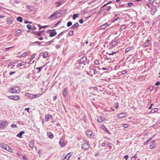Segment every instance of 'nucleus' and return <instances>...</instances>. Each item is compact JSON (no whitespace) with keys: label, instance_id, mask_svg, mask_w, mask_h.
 I'll return each instance as SVG.
<instances>
[{"label":"nucleus","instance_id":"f257e3e1","mask_svg":"<svg viewBox=\"0 0 160 160\" xmlns=\"http://www.w3.org/2000/svg\"><path fill=\"white\" fill-rule=\"evenodd\" d=\"M65 12L66 11L65 10H62L59 12H58V11H57L51 15L49 17V18H52L53 17H55V18H53V19H55L56 18H58L60 17L61 16L62 13H65Z\"/></svg>","mask_w":160,"mask_h":160},{"label":"nucleus","instance_id":"f03ea898","mask_svg":"<svg viewBox=\"0 0 160 160\" xmlns=\"http://www.w3.org/2000/svg\"><path fill=\"white\" fill-rule=\"evenodd\" d=\"M8 122L7 121L2 120L0 121V129L2 130L4 129L8 124Z\"/></svg>","mask_w":160,"mask_h":160},{"label":"nucleus","instance_id":"7ed1b4c3","mask_svg":"<svg viewBox=\"0 0 160 160\" xmlns=\"http://www.w3.org/2000/svg\"><path fill=\"white\" fill-rule=\"evenodd\" d=\"M19 88L18 87H15L9 88L8 89V92L12 93H17L19 92Z\"/></svg>","mask_w":160,"mask_h":160},{"label":"nucleus","instance_id":"20e7f679","mask_svg":"<svg viewBox=\"0 0 160 160\" xmlns=\"http://www.w3.org/2000/svg\"><path fill=\"white\" fill-rule=\"evenodd\" d=\"M47 33L49 34V36L50 37H54L55 36L57 33L55 29L48 30L47 31Z\"/></svg>","mask_w":160,"mask_h":160},{"label":"nucleus","instance_id":"39448f33","mask_svg":"<svg viewBox=\"0 0 160 160\" xmlns=\"http://www.w3.org/2000/svg\"><path fill=\"white\" fill-rule=\"evenodd\" d=\"M90 147V145L88 142L84 143L82 145V148L84 150H88Z\"/></svg>","mask_w":160,"mask_h":160},{"label":"nucleus","instance_id":"423d86ee","mask_svg":"<svg viewBox=\"0 0 160 160\" xmlns=\"http://www.w3.org/2000/svg\"><path fill=\"white\" fill-rule=\"evenodd\" d=\"M87 60V58L85 56L82 57V58L80 59L79 61V64H83L84 65H85L84 62L86 61Z\"/></svg>","mask_w":160,"mask_h":160},{"label":"nucleus","instance_id":"0eeeda50","mask_svg":"<svg viewBox=\"0 0 160 160\" xmlns=\"http://www.w3.org/2000/svg\"><path fill=\"white\" fill-rule=\"evenodd\" d=\"M9 99L14 100H17L20 99V97L19 96H11L8 97Z\"/></svg>","mask_w":160,"mask_h":160},{"label":"nucleus","instance_id":"6e6552de","mask_svg":"<svg viewBox=\"0 0 160 160\" xmlns=\"http://www.w3.org/2000/svg\"><path fill=\"white\" fill-rule=\"evenodd\" d=\"M64 139L63 138H61L59 142V144L62 147H64L66 145V143L64 142Z\"/></svg>","mask_w":160,"mask_h":160},{"label":"nucleus","instance_id":"1a4fd4ad","mask_svg":"<svg viewBox=\"0 0 160 160\" xmlns=\"http://www.w3.org/2000/svg\"><path fill=\"white\" fill-rule=\"evenodd\" d=\"M52 116L51 115L46 114L45 116V120L46 122H48L49 119H52Z\"/></svg>","mask_w":160,"mask_h":160},{"label":"nucleus","instance_id":"9d476101","mask_svg":"<svg viewBox=\"0 0 160 160\" xmlns=\"http://www.w3.org/2000/svg\"><path fill=\"white\" fill-rule=\"evenodd\" d=\"M149 42L150 40L149 39H147L146 41V42L144 43L143 45V47L145 48L148 47L150 44Z\"/></svg>","mask_w":160,"mask_h":160},{"label":"nucleus","instance_id":"9b49d317","mask_svg":"<svg viewBox=\"0 0 160 160\" xmlns=\"http://www.w3.org/2000/svg\"><path fill=\"white\" fill-rule=\"evenodd\" d=\"M108 26V23L106 22L104 24L101 25L99 27L100 30H102L105 28L107 27Z\"/></svg>","mask_w":160,"mask_h":160},{"label":"nucleus","instance_id":"f8f14e48","mask_svg":"<svg viewBox=\"0 0 160 160\" xmlns=\"http://www.w3.org/2000/svg\"><path fill=\"white\" fill-rule=\"evenodd\" d=\"M155 140H152L150 142V145L149 146V148L151 149H153L155 148Z\"/></svg>","mask_w":160,"mask_h":160},{"label":"nucleus","instance_id":"ddd939ff","mask_svg":"<svg viewBox=\"0 0 160 160\" xmlns=\"http://www.w3.org/2000/svg\"><path fill=\"white\" fill-rule=\"evenodd\" d=\"M151 13L152 15H154L155 12L157 11V8L156 7H154L151 8Z\"/></svg>","mask_w":160,"mask_h":160},{"label":"nucleus","instance_id":"4468645a","mask_svg":"<svg viewBox=\"0 0 160 160\" xmlns=\"http://www.w3.org/2000/svg\"><path fill=\"white\" fill-rule=\"evenodd\" d=\"M97 120L98 122L101 123L105 120V118L103 117L99 116L98 117Z\"/></svg>","mask_w":160,"mask_h":160},{"label":"nucleus","instance_id":"2eb2a0df","mask_svg":"<svg viewBox=\"0 0 160 160\" xmlns=\"http://www.w3.org/2000/svg\"><path fill=\"white\" fill-rule=\"evenodd\" d=\"M26 7L27 9L31 11H34L35 9V8L34 6L27 5Z\"/></svg>","mask_w":160,"mask_h":160},{"label":"nucleus","instance_id":"dca6fc26","mask_svg":"<svg viewBox=\"0 0 160 160\" xmlns=\"http://www.w3.org/2000/svg\"><path fill=\"white\" fill-rule=\"evenodd\" d=\"M102 128L109 135H111V134L109 132V131L106 128L105 126L103 125L102 126Z\"/></svg>","mask_w":160,"mask_h":160},{"label":"nucleus","instance_id":"f3484780","mask_svg":"<svg viewBox=\"0 0 160 160\" xmlns=\"http://www.w3.org/2000/svg\"><path fill=\"white\" fill-rule=\"evenodd\" d=\"M92 133L90 130H88L86 132V134L89 138H91L92 135Z\"/></svg>","mask_w":160,"mask_h":160},{"label":"nucleus","instance_id":"a211bd4d","mask_svg":"<svg viewBox=\"0 0 160 160\" xmlns=\"http://www.w3.org/2000/svg\"><path fill=\"white\" fill-rule=\"evenodd\" d=\"M68 91L66 88H64V91L63 92V95L64 97H66L68 95Z\"/></svg>","mask_w":160,"mask_h":160},{"label":"nucleus","instance_id":"6ab92c4d","mask_svg":"<svg viewBox=\"0 0 160 160\" xmlns=\"http://www.w3.org/2000/svg\"><path fill=\"white\" fill-rule=\"evenodd\" d=\"M126 116V114L124 113H121L118 115V117L121 118L125 117Z\"/></svg>","mask_w":160,"mask_h":160},{"label":"nucleus","instance_id":"aec40b11","mask_svg":"<svg viewBox=\"0 0 160 160\" xmlns=\"http://www.w3.org/2000/svg\"><path fill=\"white\" fill-rule=\"evenodd\" d=\"M30 53V51H28V52H24L23 54L20 55V56L21 57H23L26 56V55H29Z\"/></svg>","mask_w":160,"mask_h":160},{"label":"nucleus","instance_id":"412c9836","mask_svg":"<svg viewBox=\"0 0 160 160\" xmlns=\"http://www.w3.org/2000/svg\"><path fill=\"white\" fill-rule=\"evenodd\" d=\"M34 141L33 140H31L29 143V146L32 148H33L34 147Z\"/></svg>","mask_w":160,"mask_h":160},{"label":"nucleus","instance_id":"4be33fe9","mask_svg":"<svg viewBox=\"0 0 160 160\" xmlns=\"http://www.w3.org/2000/svg\"><path fill=\"white\" fill-rule=\"evenodd\" d=\"M25 132L24 131H21L17 135V137L21 138L22 137V135Z\"/></svg>","mask_w":160,"mask_h":160},{"label":"nucleus","instance_id":"5701e85b","mask_svg":"<svg viewBox=\"0 0 160 160\" xmlns=\"http://www.w3.org/2000/svg\"><path fill=\"white\" fill-rule=\"evenodd\" d=\"M7 146L8 145H7L3 143L0 144V146L3 149H4L5 150L7 149Z\"/></svg>","mask_w":160,"mask_h":160},{"label":"nucleus","instance_id":"b1692460","mask_svg":"<svg viewBox=\"0 0 160 160\" xmlns=\"http://www.w3.org/2000/svg\"><path fill=\"white\" fill-rule=\"evenodd\" d=\"M79 26L78 23V22H76L74 25L72 26L71 27V28H75Z\"/></svg>","mask_w":160,"mask_h":160},{"label":"nucleus","instance_id":"393cba45","mask_svg":"<svg viewBox=\"0 0 160 160\" xmlns=\"http://www.w3.org/2000/svg\"><path fill=\"white\" fill-rule=\"evenodd\" d=\"M62 1H58L55 2V4L56 5V7H58L61 5Z\"/></svg>","mask_w":160,"mask_h":160},{"label":"nucleus","instance_id":"a878e982","mask_svg":"<svg viewBox=\"0 0 160 160\" xmlns=\"http://www.w3.org/2000/svg\"><path fill=\"white\" fill-rule=\"evenodd\" d=\"M25 96L30 98H33V95L27 93L26 94Z\"/></svg>","mask_w":160,"mask_h":160},{"label":"nucleus","instance_id":"bb28decb","mask_svg":"<svg viewBox=\"0 0 160 160\" xmlns=\"http://www.w3.org/2000/svg\"><path fill=\"white\" fill-rule=\"evenodd\" d=\"M48 54V53L47 52H44L42 54V57L44 58H46L47 57Z\"/></svg>","mask_w":160,"mask_h":160},{"label":"nucleus","instance_id":"cd10ccee","mask_svg":"<svg viewBox=\"0 0 160 160\" xmlns=\"http://www.w3.org/2000/svg\"><path fill=\"white\" fill-rule=\"evenodd\" d=\"M26 63V62H25L20 63L19 64H18V65H17V67H21V66H22L23 65L25 64Z\"/></svg>","mask_w":160,"mask_h":160},{"label":"nucleus","instance_id":"c85d7f7f","mask_svg":"<svg viewBox=\"0 0 160 160\" xmlns=\"http://www.w3.org/2000/svg\"><path fill=\"white\" fill-rule=\"evenodd\" d=\"M17 20L19 22H22V17H19L17 18Z\"/></svg>","mask_w":160,"mask_h":160},{"label":"nucleus","instance_id":"c756f323","mask_svg":"<svg viewBox=\"0 0 160 160\" xmlns=\"http://www.w3.org/2000/svg\"><path fill=\"white\" fill-rule=\"evenodd\" d=\"M158 111V109L157 108H154L152 109L151 111V113H154Z\"/></svg>","mask_w":160,"mask_h":160},{"label":"nucleus","instance_id":"7c9ffc66","mask_svg":"<svg viewBox=\"0 0 160 160\" xmlns=\"http://www.w3.org/2000/svg\"><path fill=\"white\" fill-rule=\"evenodd\" d=\"M152 139V138H150L148 140H147L145 142H144V145H147L148 143V142L150 141Z\"/></svg>","mask_w":160,"mask_h":160},{"label":"nucleus","instance_id":"2f4dec72","mask_svg":"<svg viewBox=\"0 0 160 160\" xmlns=\"http://www.w3.org/2000/svg\"><path fill=\"white\" fill-rule=\"evenodd\" d=\"M48 136L49 138L50 139H52L53 138V134L51 133H49L48 134Z\"/></svg>","mask_w":160,"mask_h":160},{"label":"nucleus","instance_id":"473e14b6","mask_svg":"<svg viewBox=\"0 0 160 160\" xmlns=\"http://www.w3.org/2000/svg\"><path fill=\"white\" fill-rule=\"evenodd\" d=\"M132 48V47H128L125 50V52L127 53L130 51Z\"/></svg>","mask_w":160,"mask_h":160},{"label":"nucleus","instance_id":"72a5a7b5","mask_svg":"<svg viewBox=\"0 0 160 160\" xmlns=\"http://www.w3.org/2000/svg\"><path fill=\"white\" fill-rule=\"evenodd\" d=\"M74 33V31H69V33H68V35L69 36H72L73 35Z\"/></svg>","mask_w":160,"mask_h":160},{"label":"nucleus","instance_id":"f704fd0d","mask_svg":"<svg viewBox=\"0 0 160 160\" xmlns=\"http://www.w3.org/2000/svg\"><path fill=\"white\" fill-rule=\"evenodd\" d=\"M7 149L6 150L10 152H13V151L8 146H7Z\"/></svg>","mask_w":160,"mask_h":160},{"label":"nucleus","instance_id":"c9c22d12","mask_svg":"<svg viewBox=\"0 0 160 160\" xmlns=\"http://www.w3.org/2000/svg\"><path fill=\"white\" fill-rule=\"evenodd\" d=\"M78 14H74L73 15L72 18L73 20H75L76 18H78Z\"/></svg>","mask_w":160,"mask_h":160},{"label":"nucleus","instance_id":"e433bc0d","mask_svg":"<svg viewBox=\"0 0 160 160\" xmlns=\"http://www.w3.org/2000/svg\"><path fill=\"white\" fill-rule=\"evenodd\" d=\"M72 154H70V153H68L66 156L67 158V160H69L70 157H71Z\"/></svg>","mask_w":160,"mask_h":160},{"label":"nucleus","instance_id":"4c0bfd02","mask_svg":"<svg viewBox=\"0 0 160 160\" xmlns=\"http://www.w3.org/2000/svg\"><path fill=\"white\" fill-rule=\"evenodd\" d=\"M125 6V4H122L120 5H116V7L117 8H121L122 7H124Z\"/></svg>","mask_w":160,"mask_h":160},{"label":"nucleus","instance_id":"58836bf2","mask_svg":"<svg viewBox=\"0 0 160 160\" xmlns=\"http://www.w3.org/2000/svg\"><path fill=\"white\" fill-rule=\"evenodd\" d=\"M40 95L41 94H40L33 95V98L38 97H39L40 96Z\"/></svg>","mask_w":160,"mask_h":160},{"label":"nucleus","instance_id":"ea45409f","mask_svg":"<svg viewBox=\"0 0 160 160\" xmlns=\"http://www.w3.org/2000/svg\"><path fill=\"white\" fill-rule=\"evenodd\" d=\"M112 58V57H108L106 55L105 56V57H104V58L105 59L108 60H109L110 59H111Z\"/></svg>","mask_w":160,"mask_h":160},{"label":"nucleus","instance_id":"a19ab883","mask_svg":"<svg viewBox=\"0 0 160 160\" xmlns=\"http://www.w3.org/2000/svg\"><path fill=\"white\" fill-rule=\"evenodd\" d=\"M127 72L126 70H123L120 72V73L123 75H124L125 74L127 73Z\"/></svg>","mask_w":160,"mask_h":160},{"label":"nucleus","instance_id":"79ce46f5","mask_svg":"<svg viewBox=\"0 0 160 160\" xmlns=\"http://www.w3.org/2000/svg\"><path fill=\"white\" fill-rule=\"evenodd\" d=\"M21 32V30L19 29H17L16 31H15V34L17 35L18 34L20 33Z\"/></svg>","mask_w":160,"mask_h":160},{"label":"nucleus","instance_id":"37998d69","mask_svg":"<svg viewBox=\"0 0 160 160\" xmlns=\"http://www.w3.org/2000/svg\"><path fill=\"white\" fill-rule=\"evenodd\" d=\"M72 24V22L71 21H69L67 23V26L68 27H69L70 26H71Z\"/></svg>","mask_w":160,"mask_h":160},{"label":"nucleus","instance_id":"c03bdc74","mask_svg":"<svg viewBox=\"0 0 160 160\" xmlns=\"http://www.w3.org/2000/svg\"><path fill=\"white\" fill-rule=\"evenodd\" d=\"M94 63L95 65H98L99 63V61L97 59L95 60L94 61Z\"/></svg>","mask_w":160,"mask_h":160},{"label":"nucleus","instance_id":"a18cd8bd","mask_svg":"<svg viewBox=\"0 0 160 160\" xmlns=\"http://www.w3.org/2000/svg\"><path fill=\"white\" fill-rule=\"evenodd\" d=\"M54 42V40L53 39H52V40H51L50 41H48V42H47V43L48 45H50V44H52V43L53 42Z\"/></svg>","mask_w":160,"mask_h":160},{"label":"nucleus","instance_id":"49530a36","mask_svg":"<svg viewBox=\"0 0 160 160\" xmlns=\"http://www.w3.org/2000/svg\"><path fill=\"white\" fill-rule=\"evenodd\" d=\"M133 3L132 2H129L128 4V7H130L131 6H133Z\"/></svg>","mask_w":160,"mask_h":160},{"label":"nucleus","instance_id":"de8ad7c7","mask_svg":"<svg viewBox=\"0 0 160 160\" xmlns=\"http://www.w3.org/2000/svg\"><path fill=\"white\" fill-rule=\"evenodd\" d=\"M126 28V25H123L121 26V29L122 30H123L124 29H125Z\"/></svg>","mask_w":160,"mask_h":160},{"label":"nucleus","instance_id":"09e8293b","mask_svg":"<svg viewBox=\"0 0 160 160\" xmlns=\"http://www.w3.org/2000/svg\"><path fill=\"white\" fill-rule=\"evenodd\" d=\"M32 44H38L39 46L40 45V44H41V43H40L39 42H38V41H35L34 42H33L32 43Z\"/></svg>","mask_w":160,"mask_h":160},{"label":"nucleus","instance_id":"8fccbe9b","mask_svg":"<svg viewBox=\"0 0 160 160\" xmlns=\"http://www.w3.org/2000/svg\"><path fill=\"white\" fill-rule=\"evenodd\" d=\"M17 123L19 125L23 124V122L21 121H18L17 122Z\"/></svg>","mask_w":160,"mask_h":160},{"label":"nucleus","instance_id":"3c124183","mask_svg":"<svg viewBox=\"0 0 160 160\" xmlns=\"http://www.w3.org/2000/svg\"><path fill=\"white\" fill-rule=\"evenodd\" d=\"M35 57V54H34L32 55L30 57V60L31 61L32 59H33Z\"/></svg>","mask_w":160,"mask_h":160},{"label":"nucleus","instance_id":"603ef678","mask_svg":"<svg viewBox=\"0 0 160 160\" xmlns=\"http://www.w3.org/2000/svg\"><path fill=\"white\" fill-rule=\"evenodd\" d=\"M27 28L29 30H30L32 29V26L30 24H28L27 25Z\"/></svg>","mask_w":160,"mask_h":160},{"label":"nucleus","instance_id":"864d4df0","mask_svg":"<svg viewBox=\"0 0 160 160\" xmlns=\"http://www.w3.org/2000/svg\"><path fill=\"white\" fill-rule=\"evenodd\" d=\"M122 126L125 128H126L128 127V125L127 124H122Z\"/></svg>","mask_w":160,"mask_h":160},{"label":"nucleus","instance_id":"5fc2aeb1","mask_svg":"<svg viewBox=\"0 0 160 160\" xmlns=\"http://www.w3.org/2000/svg\"><path fill=\"white\" fill-rule=\"evenodd\" d=\"M155 0H150L149 2V4L152 5L154 2Z\"/></svg>","mask_w":160,"mask_h":160},{"label":"nucleus","instance_id":"6e6d98bb","mask_svg":"<svg viewBox=\"0 0 160 160\" xmlns=\"http://www.w3.org/2000/svg\"><path fill=\"white\" fill-rule=\"evenodd\" d=\"M11 127L13 128H17L18 127H17V125L15 124H12L11 125Z\"/></svg>","mask_w":160,"mask_h":160},{"label":"nucleus","instance_id":"4d7b16f0","mask_svg":"<svg viewBox=\"0 0 160 160\" xmlns=\"http://www.w3.org/2000/svg\"><path fill=\"white\" fill-rule=\"evenodd\" d=\"M36 35H37L38 36H41V32H40V31L39 32H37Z\"/></svg>","mask_w":160,"mask_h":160},{"label":"nucleus","instance_id":"13d9d810","mask_svg":"<svg viewBox=\"0 0 160 160\" xmlns=\"http://www.w3.org/2000/svg\"><path fill=\"white\" fill-rule=\"evenodd\" d=\"M83 120L84 121V122H86L87 120V119L85 116H83Z\"/></svg>","mask_w":160,"mask_h":160},{"label":"nucleus","instance_id":"bf43d9fd","mask_svg":"<svg viewBox=\"0 0 160 160\" xmlns=\"http://www.w3.org/2000/svg\"><path fill=\"white\" fill-rule=\"evenodd\" d=\"M79 23L81 24H82L83 22V19L82 18L80 19L79 21Z\"/></svg>","mask_w":160,"mask_h":160},{"label":"nucleus","instance_id":"052dcab7","mask_svg":"<svg viewBox=\"0 0 160 160\" xmlns=\"http://www.w3.org/2000/svg\"><path fill=\"white\" fill-rule=\"evenodd\" d=\"M116 52H114L111 53H107L109 55H114Z\"/></svg>","mask_w":160,"mask_h":160},{"label":"nucleus","instance_id":"680f3d73","mask_svg":"<svg viewBox=\"0 0 160 160\" xmlns=\"http://www.w3.org/2000/svg\"><path fill=\"white\" fill-rule=\"evenodd\" d=\"M64 40V38L61 39V40H59V43H62L63 42Z\"/></svg>","mask_w":160,"mask_h":160},{"label":"nucleus","instance_id":"e2e57ef3","mask_svg":"<svg viewBox=\"0 0 160 160\" xmlns=\"http://www.w3.org/2000/svg\"><path fill=\"white\" fill-rule=\"evenodd\" d=\"M117 43V42L116 41H113L111 43V44L112 46H114Z\"/></svg>","mask_w":160,"mask_h":160},{"label":"nucleus","instance_id":"0e129e2a","mask_svg":"<svg viewBox=\"0 0 160 160\" xmlns=\"http://www.w3.org/2000/svg\"><path fill=\"white\" fill-rule=\"evenodd\" d=\"M160 84V82L159 81H158L155 84V85L156 86H158Z\"/></svg>","mask_w":160,"mask_h":160},{"label":"nucleus","instance_id":"69168bd1","mask_svg":"<svg viewBox=\"0 0 160 160\" xmlns=\"http://www.w3.org/2000/svg\"><path fill=\"white\" fill-rule=\"evenodd\" d=\"M128 158V155H126L124 157V158L126 159V160H127Z\"/></svg>","mask_w":160,"mask_h":160},{"label":"nucleus","instance_id":"338daca9","mask_svg":"<svg viewBox=\"0 0 160 160\" xmlns=\"http://www.w3.org/2000/svg\"><path fill=\"white\" fill-rule=\"evenodd\" d=\"M136 159L135 156L134 155L132 157L131 159V160H135Z\"/></svg>","mask_w":160,"mask_h":160},{"label":"nucleus","instance_id":"774afa93","mask_svg":"<svg viewBox=\"0 0 160 160\" xmlns=\"http://www.w3.org/2000/svg\"><path fill=\"white\" fill-rule=\"evenodd\" d=\"M55 47L56 48H58L61 47V45L59 44L55 46Z\"/></svg>","mask_w":160,"mask_h":160}]
</instances>
